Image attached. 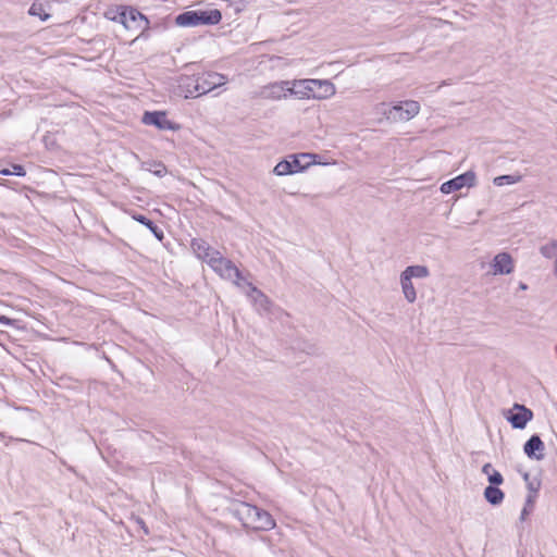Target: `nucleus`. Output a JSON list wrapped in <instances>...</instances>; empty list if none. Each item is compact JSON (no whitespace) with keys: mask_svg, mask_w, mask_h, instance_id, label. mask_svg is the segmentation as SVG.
I'll use <instances>...</instances> for the list:
<instances>
[{"mask_svg":"<svg viewBox=\"0 0 557 557\" xmlns=\"http://www.w3.org/2000/svg\"><path fill=\"white\" fill-rule=\"evenodd\" d=\"M488 485L487 486H499L504 483V478L499 471L492 472V475H490Z\"/></svg>","mask_w":557,"mask_h":557,"instance_id":"28","label":"nucleus"},{"mask_svg":"<svg viewBox=\"0 0 557 557\" xmlns=\"http://www.w3.org/2000/svg\"><path fill=\"white\" fill-rule=\"evenodd\" d=\"M191 247L197 256L209 263V258L219 251L212 249L203 239H193Z\"/></svg>","mask_w":557,"mask_h":557,"instance_id":"14","label":"nucleus"},{"mask_svg":"<svg viewBox=\"0 0 557 557\" xmlns=\"http://www.w3.org/2000/svg\"><path fill=\"white\" fill-rule=\"evenodd\" d=\"M521 175H499L494 178L493 183L496 186L512 185L520 182Z\"/></svg>","mask_w":557,"mask_h":557,"instance_id":"25","label":"nucleus"},{"mask_svg":"<svg viewBox=\"0 0 557 557\" xmlns=\"http://www.w3.org/2000/svg\"><path fill=\"white\" fill-rule=\"evenodd\" d=\"M536 499V495H528L525 499L524 507L520 515V520H524L528 515L533 510L534 503Z\"/></svg>","mask_w":557,"mask_h":557,"instance_id":"27","label":"nucleus"},{"mask_svg":"<svg viewBox=\"0 0 557 557\" xmlns=\"http://www.w3.org/2000/svg\"><path fill=\"white\" fill-rule=\"evenodd\" d=\"M121 17H122L123 24L126 27H128L126 24L128 20L132 22L144 23L145 24L144 30L148 29V27H149V20L143 13H140L137 9L128 8L126 11L121 13Z\"/></svg>","mask_w":557,"mask_h":557,"instance_id":"16","label":"nucleus"},{"mask_svg":"<svg viewBox=\"0 0 557 557\" xmlns=\"http://www.w3.org/2000/svg\"><path fill=\"white\" fill-rule=\"evenodd\" d=\"M0 322L4 323V324H10L11 323V319L7 318V317H1L0 318Z\"/></svg>","mask_w":557,"mask_h":557,"instance_id":"36","label":"nucleus"},{"mask_svg":"<svg viewBox=\"0 0 557 557\" xmlns=\"http://www.w3.org/2000/svg\"><path fill=\"white\" fill-rule=\"evenodd\" d=\"M523 480L528 483L530 481V474L528 472L523 473Z\"/></svg>","mask_w":557,"mask_h":557,"instance_id":"37","label":"nucleus"},{"mask_svg":"<svg viewBox=\"0 0 557 557\" xmlns=\"http://www.w3.org/2000/svg\"><path fill=\"white\" fill-rule=\"evenodd\" d=\"M324 90L326 91V88L324 86H314V92L312 95V98L314 99H326L329 98L330 96H323L324 95Z\"/></svg>","mask_w":557,"mask_h":557,"instance_id":"32","label":"nucleus"},{"mask_svg":"<svg viewBox=\"0 0 557 557\" xmlns=\"http://www.w3.org/2000/svg\"><path fill=\"white\" fill-rule=\"evenodd\" d=\"M137 522L139 523L140 528L144 530L145 534H149V531H148V529H147V527H146V524H145L144 520L139 518V519L137 520Z\"/></svg>","mask_w":557,"mask_h":557,"instance_id":"34","label":"nucleus"},{"mask_svg":"<svg viewBox=\"0 0 557 557\" xmlns=\"http://www.w3.org/2000/svg\"><path fill=\"white\" fill-rule=\"evenodd\" d=\"M133 219L137 221L138 223L145 225L152 234L153 236L162 242L164 238L163 231L150 219H148L144 214H134Z\"/></svg>","mask_w":557,"mask_h":557,"instance_id":"17","label":"nucleus"},{"mask_svg":"<svg viewBox=\"0 0 557 557\" xmlns=\"http://www.w3.org/2000/svg\"><path fill=\"white\" fill-rule=\"evenodd\" d=\"M178 86L184 92L185 98H195L201 96L197 75L185 76L181 78Z\"/></svg>","mask_w":557,"mask_h":557,"instance_id":"13","label":"nucleus"},{"mask_svg":"<svg viewBox=\"0 0 557 557\" xmlns=\"http://www.w3.org/2000/svg\"><path fill=\"white\" fill-rule=\"evenodd\" d=\"M475 173L472 171H467L441 185V191L443 194H450L453 191H457L462 187H472L475 185Z\"/></svg>","mask_w":557,"mask_h":557,"instance_id":"7","label":"nucleus"},{"mask_svg":"<svg viewBox=\"0 0 557 557\" xmlns=\"http://www.w3.org/2000/svg\"><path fill=\"white\" fill-rule=\"evenodd\" d=\"M199 25H216L222 20V14L218 9L198 10Z\"/></svg>","mask_w":557,"mask_h":557,"instance_id":"15","label":"nucleus"},{"mask_svg":"<svg viewBox=\"0 0 557 557\" xmlns=\"http://www.w3.org/2000/svg\"><path fill=\"white\" fill-rule=\"evenodd\" d=\"M0 185H1V186H5L4 181H0Z\"/></svg>","mask_w":557,"mask_h":557,"instance_id":"40","label":"nucleus"},{"mask_svg":"<svg viewBox=\"0 0 557 557\" xmlns=\"http://www.w3.org/2000/svg\"><path fill=\"white\" fill-rule=\"evenodd\" d=\"M289 85L288 81L270 84L262 89L261 95L268 99H281L289 94Z\"/></svg>","mask_w":557,"mask_h":557,"instance_id":"11","label":"nucleus"},{"mask_svg":"<svg viewBox=\"0 0 557 557\" xmlns=\"http://www.w3.org/2000/svg\"><path fill=\"white\" fill-rule=\"evenodd\" d=\"M314 86H324L326 88L323 96H333L335 94V86L330 81L301 79L289 85V95L296 96L299 99L312 98Z\"/></svg>","mask_w":557,"mask_h":557,"instance_id":"3","label":"nucleus"},{"mask_svg":"<svg viewBox=\"0 0 557 557\" xmlns=\"http://www.w3.org/2000/svg\"><path fill=\"white\" fill-rule=\"evenodd\" d=\"M484 498L492 506H498L505 498V493L498 486H486L484 488Z\"/></svg>","mask_w":557,"mask_h":557,"instance_id":"18","label":"nucleus"},{"mask_svg":"<svg viewBox=\"0 0 557 557\" xmlns=\"http://www.w3.org/2000/svg\"><path fill=\"white\" fill-rule=\"evenodd\" d=\"M495 471L496 470L494 469V467L488 462L482 467V472L487 476V479L490 478V475H492V472Z\"/></svg>","mask_w":557,"mask_h":557,"instance_id":"33","label":"nucleus"},{"mask_svg":"<svg viewBox=\"0 0 557 557\" xmlns=\"http://www.w3.org/2000/svg\"><path fill=\"white\" fill-rule=\"evenodd\" d=\"M201 95H206L216 87L224 85L227 77L216 72H205L197 75Z\"/></svg>","mask_w":557,"mask_h":557,"instance_id":"8","label":"nucleus"},{"mask_svg":"<svg viewBox=\"0 0 557 557\" xmlns=\"http://www.w3.org/2000/svg\"><path fill=\"white\" fill-rule=\"evenodd\" d=\"M0 174L4 176L10 175V169L9 168H0Z\"/></svg>","mask_w":557,"mask_h":557,"instance_id":"35","label":"nucleus"},{"mask_svg":"<svg viewBox=\"0 0 557 557\" xmlns=\"http://www.w3.org/2000/svg\"><path fill=\"white\" fill-rule=\"evenodd\" d=\"M232 512L245 528L267 531L275 527V521L268 511L245 502L236 503Z\"/></svg>","mask_w":557,"mask_h":557,"instance_id":"1","label":"nucleus"},{"mask_svg":"<svg viewBox=\"0 0 557 557\" xmlns=\"http://www.w3.org/2000/svg\"><path fill=\"white\" fill-rule=\"evenodd\" d=\"M504 417L513 429L523 430L533 419V411L524 405L515 403L511 409L504 412Z\"/></svg>","mask_w":557,"mask_h":557,"instance_id":"5","label":"nucleus"},{"mask_svg":"<svg viewBox=\"0 0 557 557\" xmlns=\"http://www.w3.org/2000/svg\"><path fill=\"white\" fill-rule=\"evenodd\" d=\"M10 169V175H15V176H25L26 175V171L24 169L23 165L21 164H12Z\"/></svg>","mask_w":557,"mask_h":557,"instance_id":"29","label":"nucleus"},{"mask_svg":"<svg viewBox=\"0 0 557 557\" xmlns=\"http://www.w3.org/2000/svg\"><path fill=\"white\" fill-rule=\"evenodd\" d=\"M527 486H528V490H529V495H536L537 496V492L541 487V482L540 481H531V482H528L527 483Z\"/></svg>","mask_w":557,"mask_h":557,"instance_id":"31","label":"nucleus"},{"mask_svg":"<svg viewBox=\"0 0 557 557\" xmlns=\"http://www.w3.org/2000/svg\"><path fill=\"white\" fill-rule=\"evenodd\" d=\"M317 154L313 153H300V154H290L286 159L280 161L273 172L277 176L290 175L295 173H299L309 168L310 164L315 163V161H308L306 164L301 162V159H314Z\"/></svg>","mask_w":557,"mask_h":557,"instance_id":"4","label":"nucleus"},{"mask_svg":"<svg viewBox=\"0 0 557 557\" xmlns=\"http://www.w3.org/2000/svg\"><path fill=\"white\" fill-rule=\"evenodd\" d=\"M245 287L249 288L248 296L252 299L256 309L260 313L270 314L272 312L273 304L269 299L267 295H264L259 288H257L252 283L248 281H244Z\"/></svg>","mask_w":557,"mask_h":557,"instance_id":"9","label":"nucleus"},{"mask_svg":"<svg viewBox=\"0 0 557 557\" xmlns=\"http://www.w3.org/2000/svg\"><path fill=\"white\" fill-rule=\"evenodd\" d=\"M209 265L221 277L233 281V283L239 287H245L244 281L247 280L243 277L239 269L233 263V261L222 257L220 252L214 253V257L209 258Z\"/></svg>","mask_w":557,"mask_h":557,"instance_id":"2","label":"nucleus"},{"mask_svg":"<svg viewBox=\"0 0 557 557\" xmlns=\"http://www.w3.org/2000/svg\"><path fill=\"white\" fill-rule=\"evenodd\" d=\"M405 113L400 114V120L409 121L414 117L420 111V104L414 100H407L403 102Z\"/></svg>","mask_w":557,"mask_h":557,"instance_id":"22","label":"nucleus"},{"mask_svg":"<svg viewBox=\"0 0 557 557\" xmlns=\"http://www.w3.org/2000/svg\"><path fill=\"white\" fill-rule=\"evenodd\" d=\"M519 288L522 290H525V289H528V285L524 283H520Z\"/></svg>","mask_w":557,"mask_h":557,"instance_id":"38","label":"nucleus"},{"mask_svg":"<svg viewBox=\"0 0 557 557\" xmlns=\"http://www.w3.org/2000/svg\"><path fill=\"white\" fill-rule=\"evenodd\" d=\"M555 273L557 274V257L555 258Z\"/></svg>","mask_w":557,"mask_h":557,"instance_id":"39","label":"nucleus"},{"mask_svg":"<svg viewBox=\"0 0 557 557\" xmlns=\"http://www.w3.org/2000/svg\"><path fill=\"white\" fill-rule=\"evenodd\" d=\"M146 125H153L161 131H177L180 125L170 121L164 111H146L141 119Z\"/></svg>","mask_w":557,"mask_h":557,"instance_id":"6","label":"nucleus"},{"mask_svg":"<svg viewBox=\"0 0 557 557\" xmlns=\"http://www.w3.org/2000/svg\"><path fill=\"white\" fill-rule=\"evenodd\" d=\"M28 14L32 16L39 17V20L42 22L47 21L50 17V14L46 12L44 3L37 2V1H35L30 5V8L28 10Z\"/></svg>","mask_w":557,"mask_h":557,"instance_id":"23","label":"nucleus"},{"mask_svg":"<svg viewBox=\"0 0 557 557\" xmlns=\"http://www.w3.org/2000/svg\"><path fill=\"white\" fill-rule=\"evenodd\" d=\"M401 274L404 276H408V278H424L430 275V271L425 265H409L407 267Z\"/></svg>","mask_w":557,"mask_h":557,"instance_id":"20","label":"nucleus"},{"mask_svg":"<svg viewBox=\"0 0 557 557\" xmlns=\"http://www.w3.org/2000/svg\"><path fill=\"white\" fill-rule=\"evenodd\" d=\"M545 445L540 435L533 434L523 445L524 454L534 460L544 459Z\"/></svg>","mask_w":557,"mask_h":557,"instance_id":"10","label":"nucleus"},{"mask_svg":"<svg viewBox=\"0 0 557 557\" xmlns=\"http://www.w3.org/2000/svg\"><path fill=\"white\" fill-rule=\"evenodd\" d=\"M400 284L405 298L408 302L412 304L417 299V293L414 286L408 276L400 274Z\"/></svg>","mask_w":557,"mask_h":557,"instance_id":"21","label":"nucleus"},{"mask_svg":"<svg viewBox=\"0 0 557 557\" xmlns=\"http://www.w3.org/2000/svg\"><path fill=\"white\" fill-rule=\"evenodd\" d=\"M494 274H509L513 271V260L508 252H499L493 260Z\"/></svg>","mask_w":557,"mask_h":557,"instance_id":"12","label":"nucleus"},{"mask_svg":"<svg viewBox=\"0 0 557 557\" xmlns=\"http://www.w3.org/2000/svg\"><path fill=\"white\" fill-rule=\"evenodd\" d=\"M151 172L158 177H163L168 171L163 163H156L154 169L151 170Z\"/></svg>","mask_w":557,"mask_h":557,"instance_id":"30","label":"nucleus"},{"mask_svg":"<svg viewBox=\"0 0 557 557\" xmlns=\"http://www.w3.org/2000/svg\"><path fill=\"white\" fill-rule=\"evenodd\" d=\"M199 16H198V10L195 11H186L181 14H178L175 18V22L180 26L184 27H190V26H198L199 25Z\"/></svg>","mask_w":557,"mask_h":557,"instance_id":"19","label":"nucleus"},{"mask_svg":"<svg viewBox=\"0 0 557 557\" xmlns=\"http://www.w3.org/2000/svg\"><path fill=\"white\" fill-rule=\"evenodd\" d=\"M540 252L547 259L557 258V240L552 239L548 244L543 245Z\"/></svg>","mask_w":557,"mask_h":557,"instance_id":"24","label":"nucleus"},{"mask_svg":"<svg viewBox=\"0 0 557 557\" xmlns=\"http://www.w3.org/2000/svg\"><path fill=\"white\" fill-rule=\"evenodd\" d=\"M401 113H405V109H404V106H403V102H399L397 104H395L394 107H392L388 112H385L386 114V117L391 121H401L400 120V114Z\"/></svg>","mask_w":557,"mask_h":557,"instance_id":"26","label":"nucleus"}]
</instances>
